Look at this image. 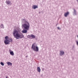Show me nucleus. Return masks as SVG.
<instances>
[{"label":"nucleus","instance_id":"obj_3","mask_svg":"<svg viewBox=\"0 0 78 78\" xmlns=\"http://www.w3.org/2000/svg\"><path fill=\"white\" fill-rule=\"evenodd\" d=\"M35 44H32L31 46V49H33L34 51L37 52L39 51V48L37 46H35Z\"/></svg>","mask_w":78,"mask_h":78},{"label":"nucleus","instance_id":"obj_21","mask_svg":"<svg viewBox=\"0 0 78 78\" xmlns=\"http://www.w3.org/2000/svg\"><path fill=\"white\" fill-rule=\"evenodd\" d=\"M26 57V58H28V56L27 55Z\"/></svg>","mask_w":78,"mask_h":78},{"label":"nucleus","instance_id":"obj_12","mask_svg":"<svg viewBox=\"0 0 78 78\" xmlns=\"http://www.w3.org/2000/svg\"><path fill=\"white\" fill-rule=\"evenodd\" d=\"M10 54L11 55H12V56H14V52H13V51L10 52Z\"/></svg>","mask_w":78,"mask_h":78},{"label":"nucleus","instance_id":"obj_16","mask_svg":"<svg viewBox=\"0 0 78 78\" xmlns=\"http://www.w3.org/2000/svg\"><path fill=\"white\" fill-rule=\"evenodd\" d=\"M10 42H12V38H10Z\"/></svg>","mask_w":78,"mask_h":78},{"label":"nucleus","instance_id":"obj_2","mask_svg":"<svg viewBox=\"0 0 78 78\" xmlns=\"http://www.w3.org/2000/svg\"><path fill=\"white\" fill-rule=\"evenodd\" d=\"M13 36L16 39H22L23 37V35L21 33L19 32L18 30H15L13 32Z\"/></svg>","mask_w":78,"mask_h":78},{"label":"nucleus","instance_id":"obj_10","mask_svg":"<svg viewBox=\"0 0 78 78\" xmlns=\"http://www.w3.org/2000/svg\"><path fill=\"white\" fill-rule=\"evenodd\" d=\"M7 64H8V66H12V63H11V62H7Z\"/></svg>","mask_w":78,"mask_h":78},{"label":"nucleus","instance_id":"obj_9","mask_svg":"<svg viewBox=\"0 0 78 78\" xmlns=\"http://www.w3.org/2000/svg\"><path fill=\"white\" fill-rule=\"evenodd\" d=\"M69 14V12H67L65 13L64 16L65 17H67V16Z\"/></svg>","mask_w":78,"mask_h":78},{"label":"nucleus","instance_id":"obj_1","mask_svg":"<svg viewBox=\"0 0 78 78\" xmlns=\"http://www.w3.org/2000/svg\"><path fill=\"white\" fill-rule=\"evenodd\" d=\"M23 22H24V24H23V26L24 27V28L25 30H23L22 31V33H27V30H29L30 29V23L27 21V20H26L25 19H22Z\"/></svg>","mask_w":78,"mask_h":78},{"label":"nucleus","instance_id":"obj_5","mask_svg":"<svg viewBox=\"0 0 78 78\" xmlns=\"http://www.w3.org/2000/svg\"><path fill=\"white\" fill-rule=\"evenodd\" d=\"M4 43L6 45L9 44V40H5L4 41Z\"/></svg>","mask_w":78,"mask_h":78},{"label":"nucleus","instance_id":"obj_19","mask_svg":"<svg viewBox=\"0 0 78 78\" xmlns=\"http://www.w3.org/2000/svg\"><path fill=\"white\" fill-rule=\"evenodd\" d=\"M74 12H76V10H75V9H74Z\"/></svg>","mask_w":78,"mask_h":78},{"label":"nucleus","instance_id":"obj_8","mask_svg":"<svg viewBox=\"0 0 78 78\" xmlns=\"http://www.w3.org/2000/svg\"><path fill=\"white\" fill-rule=\"evenodd\" d=\"M37 69L38 72H41V68H40V67H37Z\"/></svg>","mask_w":78,"mask_h":78},{"label":"nucleus","instance_id":"obj_14","mask_svg":"<svg viewBox=\"0 0 78 78\" xmlns=\"http://www.w3.org/2000/svg\"><path fill=\"white\" fill-rule=\"evenodd\" d=\"M9 38V37L8 36H6L5 37V40H8V39Z\"/></svg>","mask_w":78,"mask_h":78},{"label":"nucleus","instance_id":"obj_13","mask_svg":"<svg viewBox=\"0 0 78 78\" xmlns=\"http://www.w3.org/2000/svg\"><path fill=\"white\" fill-rule=\"evenodd\" d=\"M1 28H4V26H3V24H1Z\"/></svg>","mask_w":78,"mask_h":78},{"label":"nucleus","instance_id":"obj_7","mask_svg":"<svg viewBox=\"0 0 78 78\" xmlns=\"http://www.w3.org/2000/svg\"><path fill=\"white\" fill-rule=\"evenodd\" d=\"M5 3H6L7 5H12V3L11 2H10L9 1H6L5 2Z\"/></svg>","mask_w":78,"mask_h":78},{"label":"nucleus","instance_id":"obj_17","mask_svg":"<svg viewBox=\"0 0 78 78\" xmlns=\"http://www.w3.org/2000/svg\"><path fill=\"white\" fill-rule=\"evenodd\" d=\"M9 53H10V52H11V49H9Z\"/></svg>","mask_w":78,"mask_h":78},{"label":"nucleus","instance_id":"obj_18","mask_svg":"<svg viewBox=\"0 0 78 78\" xmlns=\"http://www.w3.org/2000/svg\"><path fill=\"white\" fill-rule=\"evenodd\" d=\"M76 44H77V45L78 46V41L76 42Z\"/></svg>","mask_w":78,"mask_h":78},{"label":"nucleus","instance_id":"obj_11","mask_svg":"<svg viewBox=\"0 0 78 78\" xmlns=\"http://www.w3.org/2000/svg\"><path fill=\"white\" fill-rule=\"evenodd\" d=\"M64 54V52L62 51H60V55L62 56V55H63Z\"/></svg>","mask_w":78,"mask_h":78},{"label":"nucleus","instance_id":"obj_6","mask_svg":"<svg viewBox=\"0 0 78 78\" xmlns=\"http://www.w3.org/2000/svg\"><path fill=\"white\" fill-rule=\"evenodd\" d=\"M32 7V8L34 9H35L37 8H38V6L37 5H33Z\"/></svg>","mask_w":78,"mask_h":78},{"label":"nucleus","instance_id":"obj_4","mask_svg":"<svg viewBox=\"0 0 78 78\" xmlns=\"http://www.w3.org/2000/svg\"><path fill=\"white\" fill-rule=\"evenodd\" d=\"M27 38L29 39H34L36 38V36L32 34L30 35H28L27 36Z\"/></svg>","mask_w":78,"mask_h":78},{"label":"nucleus","instance_id":"obj_20","mask_svg":"<svg viewBox=\"0 0 78 78\" xmlns=\"http://www.w3.org/2000/svg\"><path fill=\"white\" fill-rule=\"evenodd\" d=\"M58 30H59V27H58Z\"/></svg>","mask_w":78,"mask_h":78},{"label":"nucleus","instance_id":"obj_15","mask_svg":"<svg viewBox=\"0 0 78 78\" xmlns=\"http://www.w3.org/2000/svg\"><path fill=\"white\" fill-rule=\"evenodd\" d=\"M0 64L1 65H2V66H4V64H3V62H1Z\"/></svg>","mask_w":78,"mask_h":78}]
</instances>
